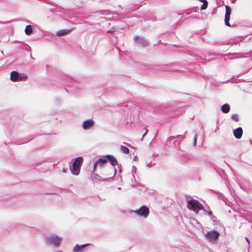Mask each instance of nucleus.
I'll return each mask as SVG.
<instances>
[{
    "instance_id": "obj_1",
    "label": "nucleus",
    "mask_w": 252,
    "mask_h": 252,
    "mask_svg": "<svg viewBox=\"0 0 252 252\" xmlns=\"http://www.w3.org/2000/svg\"><path fill=\"white\" fill-rule=\"evenodd\" d=\"M83 162V158L82 157H78L76 158L72 164V167L70 166V170L71 172L74 175H77L79 174L81 166Z\"/></svg>"
},
{
    "instance_id": "obj_2",
    "label": "nucleus",
    "mask_w": 252,
    "mask_h": 252,
    "mask_svg": "<svg viewBox=\"0 0 252 252\" xmlns=\"http://www.w3.org/2000/svg\"><path fill=\"white\" fill-rule=\"evenodd\" d=\"M188 208L189 210L193 211L195 213H198L199 210L204 209L203 206L198 201L193 199L188 201Z\"/></svg>"
},
{
    "instance_id": "obj_3",
    "label": "nucleus",
    "mask_w": 252,
    "mask_h": 252,
    "mask_svg": "<svg viewBox=\"0 0 252 252\" xmlns=\"http://www.w3.org/2000/svg\"><path fill=\"white\" fill-rule=\"evenodd\" d=\"M220 233L215 230L207 232L205 236L206 238L210 242H215L219 238Z\"/></svg>"
},
{
    "instance_id": "obj_4",
    "label": "nucleus",
    "mask_w": 252,
    "mask_h": 252,
    "mask_svg": "<svg viewBox=\"0 0 252 252\" xmlns=\"http://www.w3.org/2000/svg\"><path fill=\"white\" fill-rule=\"evenodd\" d=\"M134 213L139 216H142L147 218L150 213L149 208L144 205L142 206L138 210L134 211Z\"/></svg>"
},
{
    "instance_id": "obj_5",
    "label": "nucleus",
    "mask_w": 252,
    "mask_h": 252,
    "mask_svg": "<svg viewBox=\"0 0 252 252\" xmlns=\"http://www.w3.org/2000/svg\"><path fill=\"white\" fill-rule=\"evenodd\" d=\"M48 240L50 244H53L55 246L58 247L61 244L62 238L56 235H52L48 239Z\"/></svg>"
},
{
    "instance_id": "obj_6",
    "label": "nucleus",
    "mask_w": 252,
    "mask_h": 252,
    "mask_svg": "<svg viewBox=\"0 0 252 252\" xmlns=\"http://www.w3.org/2000/svg\"><path fill=\"white\" fill-rule=\"evenodd\" d=\"M225 9H226V12H225V18H224L225 24L228 27H230V24L229 22L231 12V8L228 5H226L225 6Z\"/></svg>"
},
{
    "instance_id": "obj_7",
    "label": "nucleus",
    "mask_w": 252,
    "mask_h": 252,
    "mask_svg": "<svg viewBox=\"0 0 252 252\" xmlns=\"http://www.w3.org/2000/svg\"><path fill=\"white\" fill-rule=\"evenodd\" d=\"M234 136L237 139H240L243 134V129L241 127L236 128L233 132Z\"/></svg>"
},
{
    "instance_id": "obj_8",
    "label": "nucleus",
    "mask_w": 252,
    "mask_h": 252,
    "mask_svg": "<svg viewBox=\"0 0 252 252\" xmlns=\"http://www.w3.org/2000/svg\"><path fill=\"white\" fill-rule=\"evenodd\" d=\"M94 125V122L92 120L85 121L83 124V127L84 129H89Z\"/></svg>"
},
{
    "instance_id": "obj_9",
    "label": "nucleus",
    "mask_w": 252,
    "mask_h": 252,
    "mask_svg": "<svg viewBox=\"0 0 252 252\" xmlns=\"http://www.w3.org/2000/svg\"><path fill=\"white\" fill-rule=\"evenodd\" d=\"M19 75L18 72L13 71L11 72L10 74V79L11 81L15 82L19 81Z\"/></svg>"
},
{
    "instance_id": "obj_10",
    "label": "nucleus",
    "mask_w": 252,
    "mask_h": 252,
    "mask_svg": "<svg viewBox=\"0 0 252 252\" xmlns=\"http://www.w3.org/2000/svg\"><path fill=\"white\" fill-rule=\"evenodd\" d=\"M106 158L109 160L110 163L115 166L117 164V161L116 158L112 156H107Z\"/></svg>"
},
{
    "instance_id": "obj_11",
    "label": "nucleus",
    "mask_w": 252,
    "mask_h": 252,
    "mask_svg": "<svg viewBox=\"0 0 252 252\" xmlns=\"http://www.w3.org/2000/svg\"><path fill=\"white\" fill-rule=\"evenodd\" d=\"M230 106L227 104H225L223 105L220 108L221 111L224 113H227L230 111Z\"/></svg>"
},
{
    "instance_id": "obj_12",
    "label": "nucleus",
    "mask_w": 252,
    "mask_h": 252,
    "mask_svg": "<svg viewBox=\"0 0 252 252\" xmlns=\"http://www.w3.org/2000/svg\"><path fill=\"white\" fill-rule=\"evenodd\" d=\"M72 30H61L60 31H59L57 33V35L58 36H63V35H66L68 33H70L71 32Z\"/></svg>"
},
{
    "instance_id": "obj_13",
    "label": "nucleus",
    "mask_w": 252,
    "mask_h": 252,
    "mask_svg": "<svg viewBox=\"0 0 252 252\" xmlns=\"http://www.w3.org/2000/svg\"><path fill=\"white\" fill-rule=\"evenodd\" d=\"M107 162V159L104 158H101L97 160V161L94 165V170H95L97 165L102 166Z\"/></svg>"
},
{
    "instance_id": "obj_14",
    "label": "nucleus",
    "mask_w": 252,
    "mask_h": 252,
    "mask_svg": "<svg viewBox=\"0 0 252 252\" xmlns=\"http://www.w3.org/2000/svg\"><path fill=\"white\" fill-rule=\"evenodd\" d=\"M88 244H84L81 246L76 245L74 247L73 252H81L82 249L87 246Z\"/></svg>"
},
{
    "instance_id": "obj_15",
    "label": "nucleus",
    "mask_w": 252,
    "mask_h": 252,
    "mask_svg": "<svg viewBox=\"0 0 252 252\" xmlns=\"http://www.w3.org/2000/svg\"><path fill=\"white\" fill-rule=\"evenodd\" d=\"M25 33L26 34L29 35H30L32 32V26L31 25H28L26 27L25 30Z\"/></svg>"
},
{
    "instance_id": "obj_16",
    "label": "nucleus",
    "mask_w": 252,
    "mask_h": 252,
    "mask_svg": "<svg viewBox=\"0 0 252 252\" xmlns=\"http://www.w3.org/2000/svg\"><path fill=\"white\" fill-rule=\"evenodd\" d=\"M121 150L122 152L124 154H128L129 152V149L124 146L122 145L121 146Z\"/></svg>"
},
{
    "instance_id": "obj_17",
    "label": "nucleus",
    "mask_w": 252,
    "mask_h": 252,
    "mask_svg": "<svg viewBox=\"0 0 252 252\" xmlns=\"http://www.w3.org/2000/svg\"><path fill=\"white\" fill-rule=\"evenodd\" d=\"M203 4L201 6V10H205L207 8L208 6V2L206 0H202Z\"/></svg>"
},
{
    "instance_id": "obj_18",
    "label": "nucleus",
    "mask_w": 252,
    "mask_h": 252,
    "mask_svg": "<svg viewBox=\"0 0 252 252\" xmlns=\"http://www.w3.org/2000/svg\"><path fill=\"white\" fill-rule=\"evenodd\" d=\"M231 119L235 122H238L239 121V116L237 114H233L231 116Z\"/></svg>"
},
{
    "instance_id": "obj_19",
    "label": "nucleus",
    "mask_w": 252,
    "mask_h": 252,
    "mask_svg": "<svg viewBox=\"0 0 252 252\" xmlns=\"http://www.w3.org/2000/svg\"><path fill=\"white\" fill-rule=\"evenodd\" d=\"M28 76L27 75L19 76V81H22L27 80Z\"/></svg>"
},
{
    "instance_id": "obj_20",
    "label": "nucleus",
    "mask_w": 252,
    "mask_h": 252,
    "mask_svg": "<svg viewBox=\"0 0 252 252\" xmlns=\"http://www.w3.org/2000/svg\"><path fill=\"white\" fill-rule=\"evenodd\" d=\"M145 133L143 134V136H142V138H143L146 134L147 133H148V129H147V128H145Z\"/></svg>"
},
{
    "instance_id": "obj_21",
    "label": "nucleus",
    "mask_w": 252,
    "mask_h": 252,
    "mask_svg": "<svg viewBox=\"0 0 252 252\" xmlns=\"http://www.w3.org/2000/svg\"><path fill=\"white\" fill-rule=\"evenodd\" d=\"M145 133L143 134V136H142V138H143L146 134L147 133H148V129H147V128H145Z\"/></svg>"
},
{
    "instance_id": "obj_22",
    "label": "nucleus",
    "mask_w": 252,
    "mask_h": 252,
    "mask_svg": "<svg viewBox=\"0 0 252 252\" xmlns=\"http://www.w3.org/2000/svg\"><path fill=\"white\" fill-rule=\"evenodd\" d=\"M138 38H139V36H136V37H135V40H137V39H138Z\"/></svg>"
}]
</instances>
